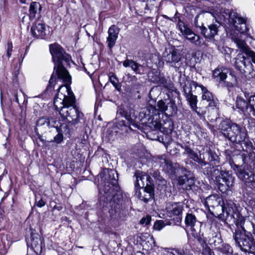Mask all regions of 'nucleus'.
Listing matches in <instances>:
<instances>
[{
  "label": "nucleus",
  "mask_w": 255,
  "mask_h": 255,
  "mask_svg": "<svg viewBox=\"0 0 255 255\" xmlns=\"http://www.w3.org/2000/svg\"><path fill=\"white\" fill-rule=\"evenodd\" d=\"M219 129L229 141L241 144L244 152L240 157L243 164H247V170L250 171L247 172L241 167L236 165L237 176L243 181L255 185V147H253L251 141L246 140V130L236 123L230 124L225 121L221 122Z\"/></svg>",
  "instance_id": "nucleus-1"
},
{
  "label": "nucleus",
  "mask_w": 255,
  "mask_h": 255,
  "mask_svg": "<svg viewBox=\"0 0 255 255\" xmlns=\"http://www.w3.org/2000/svg\"><path fill=\"white\" fill-rule=\"evenodd\" d=\"M54 105L61 118L73 125L78 124L83 116L76 106L75 96L69 86L62 85L59 87Z\"/></svg>",
  "instance_id": "nucleus-2"
},
{
  "label": "nucleus",
  "mask_w": 255,
  "mask_h": 255,
  "mask_svg": "<svg viewBox=\"0 0 255 255\" xmlns=\"http://www.w3.org/2000/svg\"><path fill=\"white\" fill-rule=\"evenodd\" d=\"M102 186L100 189V199L107 203L115 202V198L120 192L118 184V174L113 169L105 168L100 174Z\"/></svg>",
  "instance_id": "nucleus-3"
},
{
  "label": "nucleus",
  "mask_w": 255,
  "mask_h": 255,
  "mask_svg": "<svg viewBox=\"0 0 255 255\" xmlns=\"http://www.w3.org/2000/svg\"><path fill=\"white\" fill-rule=\"evenodd\" d=\"M49 49L55 64L54 70L58 78L68 84L71 81V77L63 65V62H68L70 56L67 54L59 44L55 43L50 45Z\"/></svg>",
  "instance_id": "nucleus-4"
},
{
  "label": "nucleus",
  "mask_w": 255,
  "mask_h": 255,
  "mask_svg": "<svg viewBox=\"0 0 255 255\" xmlns=\"http://www.w3.org/2000/svg\"><path fill=\"white\" fill-rule=\"evenodd\" d=\"M229 71V69L225 67H218L213 71L212 78L219 84L227 88H232L238 84L237 77L232 71L228 77Z\"/></svg>",
  "instance_id": "nucleus-5"
},
{
  "label": "nucleus",
  "mask_w": 255,
  "mask_h": 255,
  "mask_svg": "<svg viewBox=\"0 0 255 255\" xmlns=\"http://www.w3.org/2000/svg\"><path fill=\"white\" fill-rule=\"evenodd\" d=\"M241 226L245 231L244 228L242 227V223ZM234 238L236 244L242 251L255 254V242L252 238L247 235L245 232L236 231Z\"/></svg>",
  "instance_id": "nucleus-6"
},
{
  "label": "nucleus",
  "mask_w": 255,
  "mask_h": 255,
  "mask_svg": "<svg viewBox=\"0 0 255 255\" xmlns=\"http://www.w3.org/2000/svg\"><path fill=\"white\" fill-rule=\"evenodd\" d=\"M211 175L215 178L217 183L219 184V189L223 192L233 185L234 179L233 177L227 172L220 171L219 169L213 167L211 170Z\"/></svg>",
  "instance_id": "nucleus-7"
},
{
  "label": "nucleus",
  "mask_w": 255,
  "mask_h": 255,
  "mask_svg": "<svg viewBox=\"0 0 255 255\" xmlns=\"http://www.w3.org/2000/svg\"><path fill=\"white\" fill-rule=\"evenodd\" d=\"M235 66L247 79L252 78L255 76L252 63L242 54H238L235 58Z\"/></svg>",
  "instance_id": "nucleus-8"
},
{
  "label": "nucleus",
  "mask_w": 255,
  "mask_h": 255,
  "mask_svg": "<svg viewBox=\"0 0 255 255\" xmlns=\"http://www.w3.org/2000/svg\"><path fill=\"white\" fill-rule=\"evenodd\" d=\"M198 86V84L197 82L195 81H191L190 82H188L187 84H185L183 87V89L185 98L189 103L191 108L193 111H195L198 116H204L205 114V111H202L200 112V110H197V96L194 95L192 92V87H194L195 88H196Z\"/></svg>",
  "instance_id": "nucleus-9"
},
{
  "label": "nucleus",
  "mask_w": 255,
  "mask_h": 255,
  "mask_svg": "<svg viewBox=\"0 0 255 255\" xmlns=\"http://www.w3.org/2000/svg\"><path fill=\"white\" fill-rule=\"evenodd\" d=\"M178 27L182 34L196 46H201L204 43V41L199 35L196 34L182 21H179Z\"/></svg>",
  "instance_id": "nucleus-10"
},
{
  "label": "nucleus",
  "mask_w": 255,
  "mask_h": 255,
  "mask_svg": "<svg viewBox=\"0 0 255 255\" xmlns=\"http://www.w3.org/2000/svg\"><path fill=\"white\" fill-rule=\"evenodd\" d=\"M224 12L229 15V21L233 24L235 29L241 33H245L247 31L246 20L237 12L229 10H224Z\"/></svg>",
  "instance_id": "nucleus-11"
},
{
  "label": "nucleus",
  "mask_w": 255,
  "mask_h": 255,
  "mask_svg": "<svg viewBox=\"0 0 255 255\" xmlns=\"http://www.w3.org/2000/svg\"><path fill=\"white\" fill-rule=\"evenodd\" d=\"M163 60L170 67L179 68L182 59L181 54L175 49L170 50L169 52H164L163 55Z\"/></svg>",
  "instance_id": "nucleus-12"
},
{
  "label": "nucleus",
  "mask_w": 255,
  "mask_h": 255,
  "mask_svg": "<svg viewBox=\"0 0 255 255\" xmlns=\"http://www.w3.org/2000/svg\"><path fill=\"white\" fill-rule=\"evenodd\" d=\"M185 225L187 227H190L192 235L198 238V233L200 231V222L198 221L196 216L192 213H188L186 214L185 219Z\"/></svg>",
  "instance_id": "nucleus-13"
},
{
  "label": "nucleus",
  "mask_w": 255,
  "mask_h": 255,
  "mask_svg": "<svg viewBox=\"0 0 255 255\" xmlns=\"http://www.w3.org/2000/svg\"><path fill=\"white\" fill-rule=\"evenodd\" d=\"M134 177H135V188H144L147 186L152 185L151 178L142 172L136 171Z\"/></svg>",
  "instance_id": "nucleus-14"
},
{
  "label": "nucleus",
  "mask_w": 255,
  "mask_h": 255,
  "mask_svg": "<svg viewBox=\"0 0 255 255\" xmlns=\"http://www.w3.org/2000/svg\"><path fill=\"white\" fill-rule=\"evenodd\" d=\"M136 195L139 199L145 203L152 200L154 196V189L152 185L137 189Z\"/></svg>",
  "instance_id": "nucleus-15"
},
{
  "label": "nucleus",
  "mask_w": 255,
  "mask_h": 255,
  "mask_svg": "<svg viewBox=\"0 0 255 255\" xmlns=\"http://www.w3.org/2000/svg\"><path fill=\"white\" fill-rule=\"evenodd\" d=\"M196 25L200 27L201 33L204 35L206 38L213 40L215 36L218 34L220 24H211L208 26V27L203 25L201 26Z\"/></svg>",
  "instance_id": "nucleus-16"
},
{
  "label": "nucleus",
  "mask_w": 255,
  "mask_h": 255,
  "mask_svg": "<svg viewBox=\"0 0 255 255\" xmlns=\"http://www.w3.org/2000/svg\"><path fill=\"white\" fill-rule=\"evenodd\" d=\"M221 208L223 212L226 213L227 217L235 218L234 214L236 211V206L232 200L223 199Z\"/></svg>",
  "instance_id": "nucleus-17"
},
{
  "label": "nucleus",
  "mask_w": 255,
  "mask_h": 255,
  "mask_svg": "<svg viewBox=\"0 0 255 255\" xmlns=\"http://www.w3.org/2000/svg\"><path fill=\"white\" fill-rule=\"evenodd\" d=\"M119 32L120 29L115 25H112L109 28L107 43L110 49H112L115 45Z\"/></svg>",
  "instance_id": "nucleus-18"
},
{
  "label": "nucleus",
  "mask_w": 255,
  "mask_h": 255,
  "mask_svg": "<svg viewBox=\"0 0 255 255\" xmlns=\"http://www.w3.org/2000/svg\"><path fill=\"white\" fill-rule=\"evenodd\" d=\"M183 154L187 155L190 158L193 159L194 161L197 162L201 168H203L208 164L207 162L201 158L200 154H198L188 146H186L184 147V152Z\"/></svg>",
  "instance_id": "nucleus-19"
},
{
  "label": "nucleus",
  "mask_w": 255,
  "mask_h": 255,
  "mask_svg": "<svg viewBox=\"0 0 255 255\" xmlns=\"http://www.w3.org/2000/svg\"><path fill=\"white\" fill-rule=\"evenodd\" d=\"M199 87L201 88L202 92V100L206 101L208 103V107L212 108H215L218 103V100L213 96V94L206 88L202 85H200Z\"/></svg>",
  "instance_id": "nucleus-20"
},
{
  "label": "nucleus",
  "mask_w": 255,
  "mask_h": 255,
  "mask_svg": "<svg viewBox=\"0 0 255 255\" xmlns=\"http://www.w3.org/2000/svg\"><path fill=\"white\" fill-rule=\"evenodd\" d=\"M123 65L125 67H130L136 74H144L145 67L136 62L127 59L123 62Z\"/></svg>",
  "instance_id": "nucleus-21"
},
{
  "label": "nucleus",
  "mask_w": 255,
  "mask_h": 255,
  "mask_svg": "<svg viewBox=\"0 0 255 255\" xmlns=\"http://www.w3.org/2000/svg\"><path fill=\"white\" fill-rule=\"evenodd\" d=\"M152 76H149L151 82L154 83L158 84L166 88L169 87V83L165 78L163 74L156 71L152 72Z\"/></svg>",
  "instance_id": "nucleus-22"
},
{
  "label": "nucleus",
  "mask_w": 255,
  "mask_h": 255,
  "mask_svg": "<svg viewBox=\"0 0 255 255\" xmlns=\"http://www.w3.org/2000/svg\"><path fill=\"white\" fill-rule=\"evenodd\" d=\"M166 210L170 216H177L182 212L183 206L180 203L169 202L166 205Z\"/></svg>",
  "instance_id": "nucleus-23"
},
{
  "label": "nucleus",
  "mask_w": 255,
  "mask_h": 255,
  "mask_svg": "<svg viewBox=\"0 0 255 255\" xmlns=\"http://www.w3.org/2000/svg\"><path fill=\"white\" fill-rule=\"evenodd\" d=\"M45 30V25L42 23H36L31 28L32 35L37 38H43L46 35Z\"/></svg>",
  "instance_id": "nucleus-24"
},
{
  "label": "nucleus",
  "mask_w": 255,
  "mask_h": 255,
  "mask_svg": "<svg viewBox=\"0 0 255 255\" xmlns=\"http://www.w3.org/2000/svg\"><path fill=\"white\" fill-rule=\"evenodd\" d=\"M222 200L223 199L217 195H212L206 199L205 205L208 207H219L222 204Z\"/></svg>",
  "instance_id": "nucleus-25"
},
{
  "label": "nucleus",
  "mask_w": 255,
  "mask_h": 255,
  "mask_svg": "<svg viewBox=\"0 0 255 255\" xmlns=\"http://www.w3.org/2000/svg\"><path fill=\"white\" fill-rule=\"evenodd\" d=\"M157 189L160 191L161 194H164V195L167 197L171 195V185L169 183H167L165 179L159 180L158 183Z\"/></svg>",
  "instance_id": "nucleus-26"
},
{
  "label": "nucleus",
  "mask_w": 255,
  "mask_h": 255,
  "mask_svg": "<svg viewBox=\"0 0 255 255\" xmlns=\"http://www.w3.org/2000/svg\"><path fill=\"white\" fill-rule=\"evenodd\" d=\"M234 41L236 43L238 47L240 49V50L246 55H248L250 51L252 50L245 41L238 38H235Z\"/></svg>",
  "instance_id": "nucleus-27"
},
{
  "label": "nucleus",
  "mask_w": 255,
  "mask_h": 255,
  "mask_svg": "<svg viewBox=\"0 0 255 255\" xmlns=\"http://www.w3.org/2000/svg\"><path fill=\"white\" fill-rule=\"evenodd\" d=\"M208 238V243L211 246L217 247L222 243L221 235L218 233H212Z\"/></svg>",
  "instance_id": "nucleus-28"
},
{
  "label": "nucleus",
  "mask_w": 255,
  "mask_h": 255,
  "mask_svg": "<svg viewBox=\"0 0 255 255\" xmlns=\"http://www.w3.org/2000/svg\"><path fill=\"white\" fill-rule=\"evenodd\" d=\"M159 162L161 165L166 167L167 170H171V172L173 170V165L170 160L166 158L165 155H162L158 157Z\"/></svg>",
  "instance_id": "nucleus-29"
},
{
  "label": "nucleus",
  "mask_w": 255,
  "mask_h": 255,
  "mask_svg": "<svg viewBox=\"0 0 255 255\" xmlns=\"http://www.w3.org/2000/svg\"><path fill=\"white\" fill-rule=\"evenodd\" d=\"M159 162L161 165L166 167L167 170H171V172L173 170V165L170 160L166 158L165 155H162L158 157Z\"/></svg>",
  "instance_id": "nucleus-30"
},
{
  "label": "nucleus",
  "mask_w": 255,
  "mask_h": 255,
  "mask_svg": "<svg viewBox=\"0 0 255 255\" xmlns=\"http://www.w3.org/2000/svg\"><path fill=\"white\" fill-rule=\"evenodd\" d=\"M151 111H152L153 113L154 111V108L149 107L142 109L139 114V117L140 118V121H142L144 119H148V120H149L150 119Z\"/></svg>",
  "instance_id": "nucleus-31"
},
{
  "label": "nucleus",
  "mask_w": 255,
  "mask_h": 255,
  "mask_svg": "<svg viewBox=\"0 0 255 255\" xmlns=\"http://www.w3.org/2000/svg\"><path fill=\"white\" fill-rule=\"evenodd\" d=\"M236 107L238 109L244 112L246 111L248 107L249 108V101L247 102L243 98L238 97L236 100Z\"/></svg>",
  "instance_id": "nucleus-32"
},
{
  "label": "nucleus",
  "mask_w": 255,
  "mask_h": 255,
  "mask_svg": "<svg viewBox=\"0 0 255 255\" xmlns=\"http://www.w3.org/2000/svg\"><path fill=\"white\" fill-rule=\"evenodd\" d=\"M41 8V5L37 2H32L31 3L29 7V16L31 18H34L37 11H40Z\"/></svg>",
  "instance_id": "nucleus-33"
},
{
  "label": "nucleus",
  "mask_w": 255,
  "mask_h": 255,
  "mask_svg": "<svg viewBox=\"0 0 255 255\" xmlns=\"http://www.w3.org/2000/svg\"><path fill=\"white\" fill-rule=\"evenodd\" d=\"M148 127L152 130H159L161 128V124L159 120L154 118L150 119L148 121Z\"/></svg>",
  "instance_id": "nucleus-34"
},
{
  "label": "nucleus",
  "mask_w": 255,
  "mask_h": 255,
  "mask_svg": "<svg viewBox=\"0 0 255 255\" xmlns=\"http://www.w3.org/2000/svg\"><path fill=\"white\" fill-rule=\"evenodd\" d=\"M49 122H48V118H40L36 123V128H35V132L38 129V128H46L48 127Z\"/></svg>",
  "instance_id": "nucleus-35"
},
{
  "label": "nucleus",
  "mask_w": 255,
  "mask_h": 255,
  "mask_svg": "<svg viewBox=\"0 0 255 255\" xmlns=\"http://www.w3.org/2000/svg\"><path fill=\"white\" fill-rule=\"evenodd\" d=\"M219 250L222 253V255H231L233 253V250L228 244L223 245L221 248L219 247Z\"/></svg>",
  "instance_id": "nucleus-36"
},
{
  "label": "nucleus",
  "mask_w": 255,
  "mask_h": 255,
  "mask_svg": "<svg viewBox=\"0 0 255 255\" xmlns=\"http://www.w3.org/2000/svg\"><path fill=\"white\" fill-rule=\"evenodd\" d=\"M116 126L119 129L125 132H128V130L131 129L130 128L128 127V126L126 124L125 121L123 120L119 121L117 123Z\"/></svg>",
  "instance_id": "nucleus-37"
},
{
  "label": "nucleus",
  "mask_w": 255,
  "mask_h": 255,
  "mask_svg": "<svg viewBox=\"0 0 255 255\" xmlns=\"http://www.w3.org/2000/svg\"><path fill=\"white\" fill-rule=\"evenodd\" d=\"M110 82L113 84L115 88L118 90L120 91L121 86L119 83V80L116 75H113L109 77Z\"/></svg>",
  "instance_id": "nucleus-38"
},
{
  "label": "nucleus",
  "mask_w": 255,
  "mask_h": 255,
  "mask_svg": "<svg viewBox=\"0 0 255 255\" xmlns=\"http://www.w3.org/2000/svg\"><path fill=\"white\" fill-rule=\"evenodd\" d=\"M249 105L250 112L255 117V95L251 96L249 99Z\"/></svg>",
  "instance_id": "nucleus-39"
},
{
  "label": "nucleus",
  "mask_w": 255,
  "mask_h": 255,
  "mask_svg": "<svg viewBox=\"0 0 255 255\" xmlns=\"http://www.w3.org/2000/svg\"><path fill=\"white\" fill-rule=\"evenodd\" d=\"M208 154L209 155V159L210 162H214V164H216L219 162V157L214 151L209 149L208 151Z\"/></svg>",
  "instance_id": "nucleus-40"
},
{
  "label": "nucleus",
  "mask_w": 255,
  "mask_h": 255,
  "mask_svg": "<svg viewBox=\"0 0 255 255\" xmlns=\"http://www.w3.org/2000/svg\"><path fill=\"white\" fill-rule=\"evenodd\" d=\"M179 170H181V172L184 173L183 175H181L178 178V183L180 185H182L186 182L188 178L185 173L186 172V170L185 168H180L178 169V172H179Z\"/></svg>",
  "instance_id": "nucleus-41"
},
{
  "label": "nucleus",
  "mask_w": 255,
  "mask_h": 255,
  "mask_svg": "<svg viewBox=\"0 0 255 255\" xmlns=\"http://www.w3.org/2000/svg\"><path fill=\"white\" fill-rule=\"evenodd\" d=\"M137 77L134 75H132L130 74H127L126 75V77H124V80L126 83H133L137 81Z\"/></svg>",
  "instance_id": "nucleus-42"
},
{
  "label": "nucleus",
  "mask_w": 255,
  "mask_h": 255,
  "mask_svg": "<svg viewBox=\"0 0 255 255\" xmlns=\"http://www.w3.org/2000/svg\"><path fill=\"white\" fill-rule=\"evenodd\" d=\"M165 226L164 221L162 220H158L154 224L153 228L155 230L160 231Z\"/></svg>",
  "instance_id": "nucleus-43"
},
{
  "label": "nucleus",
  "mask_w": 255,
  "mask_h": 255,
  "mask_svg": "<svg viewBox=\"0 0 255 255\" xmlns=\"http://www.w3.org/2000/svg\"><path fill=\"white\" fill-rule=\"evenodd\" d=\"M159 110L162 112H165L167 110V106L165 103L162 100L159 101L157 104Z\"/></svg>",
  "instance_id": "nucleus-44"
},
{
  "label": "nucleus",
  "mask_w": 255,
  "mask_h": 255,
  "mask_svg": "<svg viewBox=\"0 0 255 255\" xmlns=\"http://www.w3.org/2000/svg\"><path fill=\"white\" fill-rule=\"evenodd\" d=\"M126 119L128 121V127H129L130 126L132 125L134 127H135V128H137L138 127L137 124L135 123V121L133 119H132L130 117V116L127 115L126 116Z\"/></svg>",
  "instance_id": "nucleus-45"
},
{
  "label": "nucleus",
  "mask_w": 255,
  "mask_h": 255,
  "mask_svg": "<svg viewBox=\"0 0 255 255\" xmlns=\"http://www.w3.org/2000/svg\"><path fill=\"white\" fill-rule=\"evenodd\" d=\"M151 221V217L149 216H147L145 218H142L140 221V223L141 225L146 226L148 225Z\"/></svg>",
  "instance_id": "nucleus-46"
},
{
  "label": "nucleus",
  "mask_w": 255,
  "mask_h": 255,
  "mask_svg": "<svg viewBox=\"0 0 255 255\" xmlns=\"http://www.w3.org/2000/svg\"><path fill=\"white\" fill-rule=\"evenodd\" d=\"M202 254V255H215L214 252L208 247L203 248Z\"/></svg>",
  "instance_id": "nucleus-47"
},
{
  "label": "nucleus",
  "mask_w": 255,
  "mask_h": 255,
  "mask_svg": "<svg viewBox=\"0 0 255 255\" xmlns=\"http://www.w3.org/2000/svg\"><path fill=\"white\" fill-rule=\"evenodd\" d=\"M12 51V43L8 42L7 44V48H6V55L8 58H9L10 57Z\"/></svg>",
  "instance_id": "nucleus-48"
},
{
  "label": "nucleus",
  "mask_w": 255,
  "mask_h": 255,
  "mask_svg": "<svg viewBox=\"0 0 255 255\" xmlns=\"http://www.w3.org/2000/svg\"><path fill=\"white\" fill-rule=\"evenodd\" d=\"M48 122H49V124L48 125V128L57 127L58 125L56 124L57 122L55 119L53 118H48Z\"/></svg>",
  "instance_id": "nucleus-49"
},
{
  "label": "nucleus",
  "mask_w": 255,
  "mask_h": 255,
  "mask_svg": "<svg viewBox=\"0 0 255 255\" xmlns=\"http://www.w3.org/2000/svg\"><path fill=\"white\" fill-rule=\"evenodd\" d=\"M55 80H56V77L54 75V74H53L50 79L49 80V85L48 87V88H52L54 86L55 83Z\"/></svg>",
  "instance_id": "nucleus-50"
},
{
  "label": "nucleus",
  "mask_w": 255,
  "mask_h": 255,
  "mask_svg": "<svg viewBox=\"0 0 255 255\" xmlns=\"http://www.w3.org/2000/svg\"><path fill=\"white\" fill-rule=\"evenodd\" d=\"M247 56L251 58L252 62L255 64V52L253 50L250 51Z\"/></svg>",
  "instance_id": "nucleus-51"
},
{
  "label": "nucleus",
  "mask_w": 255,
  "mask_h": 255,
  "mask_svg": "<svg viewBox=\"0 0 255 255\" xmlns=\"http://www.w3.org/2000/svg\"><path fill=\"white\" fill-rule=\"evenodd\" d=\"M63 139V135L61 134H58L54 137V140L57 143H60Z\"/></svg>",
  "instance_id": "nucleus-52"
},
{
  "label": "nucleus",
  "mask_w": 255,
  "mask_h": 255,
  "mask_svg": "<svg viewBox=\"0 0 255 255\" xmlns=\"http://www.w3.org/2000/svg\"><path fill=\"white\" fill-rule=\"evenodd\" d=\"M39 241H40V240L38 238H36V240H35L34 239H33L31 241V246L33 247L36 248L37 247V246L39 245Z\"/></svg>",
  "instance_id": "nucleus-53"
},
{
  "label": "nucleus",
  "mask_w": 255,
  "mask_h": 255,
  "mask_svg": "<svg viewBox=\"0 0 255 255\" xmlns=\"http://www.w3.org/2000/svg\"><path fill=\"white\" fill-rule=\"evenodd\" d=\"M182 254L183 255H192L191 251L190 249H186L185 250H182Z\"/></svg>",
  "instance_id": "nucleus-54"
},
{
  "label": "nucleus",
  "mask_w": 255,
  "mask_h": 255,
  "mask_svg": "<svg viewBox=\"0 0 255 255\" xmlns=\"http://www.w3.org/2000/svg\"><path fill=\"white\" fill-rule=\"evenodd\" d=\"M45 204V202L42 199H41L37 202L36 206L38 207L41 208L44 206Z\"/></svg>",
  "instance_id": "nucleus-55"
},
{
  "label": "nucleus",
  "mask_w": 255,
  "mask_h": 255,
  "mask_svg": "<svg viewBox=\"0 0 255 255\" xmlns=\"http://www.w3.org/2000/svg\"><path fill=\"white\" fill-rule=\"evenodd\" d=\"M163 254L164 255H175V251L174 252H171L169 250H165Z\"/></svg>",
  "instance_id": "nucleus-56"
},
{
  "label": "nucleus",
  "mask_w": 255,
  "mask_h": 255,
  "mask_svg": "<svg viewBox=\"0 0 255 255\" xmlns=\"http://www.w3.org/2000/svg\"><path fill=\"white\" fill-rule=\"evenodd\" d=\"M175 255H183L182 254V250H175Z\"/></svg>",
  "instance_id": "nucleus-57"
},
{
  "label": "nucleus",
  "mask_w": 255,
  "mask_h": 255,
  "mask_svg": "<svg viewBox=\"0 0 255 255\" xmlns=\"http://www.w3.org/2000/svg\"><path fill=\"white\" fill-rule=\"evenodd\" d=\"M21 3H25L26 0H19Z\"/></svg>",
  "instance_id": "nucleus-58"
}]
</instances>
